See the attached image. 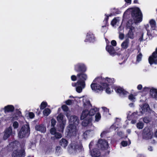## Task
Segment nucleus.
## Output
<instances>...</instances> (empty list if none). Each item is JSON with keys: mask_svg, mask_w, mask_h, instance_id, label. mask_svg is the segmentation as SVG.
<instances>
[{"mask_svg": "<svg viewBox=\"0 0 157 157\" xmlns=\"http://www.w3.org/2000/svg\"><path fill=\"white\" fill-rule=\"evenodd\" d=\"M66 116L69 119V124L67 127L66 130V135L70 137L75 136L77 131V126L79 122L78 117L74 115H72L69 117V115L66 114Z\"/></svg>", "mask_w": 157, "mask_h": 157, "instance_id": "2", "label": "nucleus"}, {"mask_svg": "<svg viewBox=\"0 0 157 157\" xmlns=\"http://www.w3.org/2000/svg\"><path fill=\"white\" fill-rule=\"evenodd\" d=\"M118 33L124 32V27L122 25H121L118 29Z\"/></svg>", "mask_w": 157, "mask_h": 157, "instance_id": "40", "label": "nucleus"}, {"mask_svg": "<svg viewBox=\"0 0 157 157\" xmlns=\"http://www.w3.org/2000/svg\"><path fill=\"white\" fill-rule=\"evenodd\" d=\"M130 14L133 19L134 21L130 20L126 24V29L128 31L127 34L128 37L132 39L136 32V29L134 26L135 24L141 22L143 19L142 14L139 8H133L128 9L124 13L123 17H128Z\"/></svg>", "mask_w": 157, "mask_h": 157, "instance_id": "1", "label": "nucleus"}, {"mask_svg": "<svg viewBox=\"0 0 157 157\" xmlns=\"http://www.w3.org/2000/svg\"><path fill=\"white\" fill-rule=\"evenodd\" d=\"M90 154L92 157H100L101 153L99 149L95 148L90 151Z\"/></svg>", "mask_w": 157, "mask_h": 157, "instance_id": "16", "label": "nucleus"}, {"mask_svg": "<svg viewBox=\"0 0 157 157\" xmlns=\"http://www.w3.org/2000/svg\"><path fill=\"white\" fill-rule=\"evenodd\" d=\"M13 126L14 128H17L18 126V123L17 122H14L13 124Z\"/></svg>", "mask_w": 157, "mask_h": 157, "instance_id": "51", "label": "nucleus"}, {"mask_svg": "<svg viewBox=\"0 0 157 157\" xmlns=\"http://www.w3.org/2000/svg\"><path fill=\"white\" fill-rule=\"evenodd\" d=\"M108 86L105 88L106 89L105 91L106 93L108 94H110L111 92V90L110 88L108 87Z\"/></svg>", "mask_w": 157, "mask_h": 157, "instance_id": "53", "label": "nucleus"}, {"mask_svg": "<svg viewBox=\"0 0 157 157\" xmlns=\"http://www.w3.org/2000/svg\"><path fill=\"white\" fill-rule=\"evenodd\" d=\"M83 102L84 109L81 116V119L83 120L86 118H91V117H90L89 115L88 111V109L91 106L89 100L86 98H84L83 99Z\"/></svg>", "mask_w": 157, "mask_h": 157, "instance_id": "6", "label": "nucleus"}, {"mask_svg": "<svg viewBox=\"0 0 157 157\" xmlns=\"http://www.w3.org/2000/svg\"><path fill=\"white\" fill-rule=\"evenodd\" d=\"M100 79L99 80V81L102 82L104 84H107V87L108 86L113 83L114 81V79L113 78H110L108 77L105 78H103L102 77H99Z\"/></svg>", "mask_w": 157, "mask_h": 157, "instance_id": "14", "label": "nucleus"}, {"mask_svg": "<svg viewBox=\"0 0 157 157\" xmlns=\"http://www.w3.org/2000/svg\"><path fill=\"white\" fill-rule=\"evenodd\" d=\"M61 150L62 148L60 146H58L56 147V152L59 153L61 151Z\"/></svg>", "mask_w": 157, "mask_h": 157, "instance_id": "44", "label": "nucleus"}, {"mask_svg": "<svg viewBox=\"0 0 157 157\" xmlns=\"http://www.w3.org/2000/svg\"><path fill=\"white\" fill-rule=\"evenodd\" d=\"M106 51L111 55H113L115 53L114 48L111 46L107 45L106 47Z\"/></svg>", "mask_w": 157, "mask_h": 157, "instance_id": "25", "label": "nucleus"}, {"mask_svg": "<svg viewBox=\"0 0 157 157\" xmlns=\"http://www.w3.org/2000/svg\"><path fill=\"white\" fill-rule=\"evenodd\" d=\"M78 81L76 83H72L73 86H76V91L79 93H81L83 89L85 87V82L88 78L87 75L84 72H81L77 75Z\"/></svg>", "mask_w": 157, "mask_h": 157, "instance_id": "3", "label": "nucleus"}, {"mask_svg": "<svg viewBox=\"0 0 157 157\" xmlns=\"http://www.w3.org/2000/svg\"><path fill=\"white\" fill-rule=\"evenodd\" d=\"M141 115L140 113L134 112L132 114L131 116V118L133 119H137L138 116Z\"/></svg>", "mask_w": 157, "mask_h": 157, "instance_id": "32", "label": "nucleus"}, {"mask_svg": "<svg viewBox=\"0 0 157 157\" xmlns=\"http://www.w3.org/2000/svg\"><path fill=\"white\" fill-rule=\"evenodd\" d=\"M92 118H86L84 119L82 123V125L83 126H86L92 125Z\"/></svg>", "mask_w": 157, "mask_h": 157, "instance_id": "24", "label": "nucleus"}, {"mask_svg": "<svg viewBox=\"0 0 157 157\" xmlns=\"http://www.w3.org/2000/svg\"><path fill=\"white\" fill-rule=\"evenodd\" d=\"M136 120H134V119L132 120V121H131V123L132 124H134L136 123Z\"/></svg>", "mask_w": 157, "mask_h": 157, "instance_id": "63", "label": "nucleus"}, {"mask_svg": "<svg viewBox=\"0 0 157 157\" xmlns=\"http://www.w3.org/2000/svg\"><path fill=\"white\" fill-rule=\"evenodd\" d=\"M71 78L72 81H75L77 79V76H76L75 75H72L71 77Z\"/></svg>", "mask_w": 157, "mask_h": 157, "instance_id": "49", "label": "nucleus"}, {"mask_svg": "<svg viewBox=\"0 0 157 157\" xmlns=\"http://www.w3.org/2000/svg\"><path fill=\"white\" fill-rule=\"evenodd\" d=\"M101 108L104 112H105V113H109V109L103 107H102Z\"/></svg>", "mask_w": 157, "mask_h": 157, "instance_id": "50", "label": "nucleus"}, {"mask_svg": "<svg viewBox=\"0 0 157 157\" xmlns=\"http://www.w3.org/2000/svg\"><path fill=\"white\" fill-rule=\"evenodd\" d=\"M153 137V132L148 128H145L144 129L143 138L145 140H151Z\"/></svg>", "mask_w": 157, "mask_h": 157, "instance_id": "9", "label": "nucleus"}, {"mask_svg": "<svg viewBox=\"0 0 157 157\" xmlns=\"http://www.w3.org/2000/svg\"><path fill=\"white\" fill-rule=\"evenodd\" d=\"M116 124H117L116 123H115L114 124H113V125L111 126V128H114V129H116V128H114V127H115H115H116V128H118V127L117 126H116Z\"/></svg>", "mask_w": 157, "mask_h": 157, "instance_id": "60", "label": "nucleus"}, {"mask_svg": "<svg viewBox=\"0 0 157 157\" xmlns=\"http://www.w3.org/2000/svg\"><path fill=\"white\" fill-rule=\"evenodd\" d=\"M50 133L53 135H55L56 133V129L54 128H52L50 130Z\"/></svg>", "mask_w": 157, "mask_h": 157, "instance_id": "41", "label": "nucleus"}, {"mask_svg": "<svg viewBox=\"0 0 157 157\" xmlns=\"http://www.w3.org/2000/svg\"><path fill=\"white\" fill-rule=\"evenodd\" d=\"M150 89L148 87H144L143 89V91L144 92H148L150 91Z\"/></svg>", "mask_w": 157, "mask_h": 157, "instance_id": "52", "label": "nucleus"}, {"mask_svg": "<svg viewBox=\"0 0 157 157\" xmlns=\"http://www.w3.org/2000/svg\"><path fill=\"white\" fill-rule=\"evenodd\" d=\"M116 42L115 40H113L111 42V44L114 46H116Z\"/></svg>", "mask_w": 157, "mask_h": 157, "instance_id": "56", "label": "nucleus"}, {"mask_svg": "<svg viewBox=\"0 0 157 157\" xmlns=\"http://www.w3.org/2000/svg\"><path fill=\"white\" fill-rule=\"evenodd\" d=\"M94 144V142L93 141H91L90 144L89 145V147L90 149L91 146H92V145Z\"/></svg>", "mask_w": 157, "mask_h": 157, "instance_id": "61", "label": "nucleus"}, {"mask_svg": "<svg viewBox=\"0 0 157 157\" xmlns=\"http://www.w3.org/2000/svg\"><path fill=\"white\" fill-rule=\"evenodd\" d=\"M144 124L141 122H139L137 124V127L139 129H141L143 128Z\"/></svg>", "mask_w": 157, "mask_h": 157, "instance_id": "39", "label": "nucleus"}, {"mask_svg": "<svg viewBox=\"0 0 157 157\" xmlns=\"http://www.w3.org/2000/svg\"><path fill=\"white\" fill-rule=\"evenodd\" d=\"M35 128L36 130L41 133H44L46 130V127L43 124L36 125Z\"/></svg>", "mask_w": 157, "mask_h": 157, "instance_id": "20", "label": "nucleus"}, {"mask_svg": "<svg viewBox=\"0 0 157 157\" xmlns=\"http://www.w3.org/2000/svg\"><path fill=\"white\" fill-rule=\"evenodd\" d=\"M129 99L132 101H133L135 99L134 96L133 94H130L128 96Z\"/></svg>", "mask_w": 157, "mask_h": 157, "instance_id": "43", "label": "nucleus"}, {"mask_svg": "<svg viewBox=\"0 0 157 157\" xmlns=\"http://www.w3.org/2000/svg\"><path fill=\"white\" fill-rule=\"evenodd\" d=\"M105 18L104 21H105V26H102V28H105V30H102L104 32H105L106 30V25H107V21L108 19L109 18V16L107 15H105Z\"/></svg>", "mask_w": 157, "mask_h": 157, "instance_id": "35", "label": "nucleus"}, {"mask_svg": "<svg viewBox=\"0 0 157 157\" xmlns=\"http://www.w3.org/2000/svg\"><path fill=\"white\" fill-rule=\"evenodd\" d=\"M68 144V142L66 139L63 138L59 141V144L64 148H66Z\"/></svg>", "mask_w": 157, "mask_h": 157, "instance_id": "23", "label": "nucleus"}, {"mask_svg": "<svg viewBox=\"0 0 157 157\" xmlns=\"http://www.w3.org/2000/svg\"><path fill=\"white\" fill-rule=\"evenodd\" d=\"M148 61L151 65L153 64H157V48L155 51L153 52L152 55L149 57Z\"/></svg>", "mask_w": 157, "mask_h": 157, "instance_id": "11", "label": "nucleus"}, {"mask_svg": "<svg viewBox=\"0 0 157 157\" xmlns=\"http://www.w3.org/2000/svg\"><path fill=\"white\" fill-rule=\"evenodd\" d=\"M95 41V37L93 34L90 32H89L87 33L86 38L85 40L86 42H94Z\"/></svg>", "mask_w": 157, "mask_h": 157, "instance_id": "17", "label": "nucleus"}, {"mask_svg": "<svg viewBox=\"0 0 157 157\" xmlns=\"http://www.w3.org/2000/svg\"><path fill=\"white\" fill-rule=\"evenodd\" d=\"M100 78V77L96 78L90 86L92 90L95 92L101 91L107 87V84H104L102 82L99 81Z\"/></svg>", "mask_w": 157, "mask_h": 157, "instance_id": "5", "label": "nucleus"}, {"mask_svg": "<svg viewBox=\"0 0 157 157\" xmlns=\"http://www.w3.org/2000/svg\"><path fill=\"white\" fill-rule=\"evenodd\" d=\"M142 88V86L141 85H139L137 86V88L138 90H140Z\"/></svg>", "mask_w": 157, "mask_h": 157, "instance_id": "57", "label": "nucleus"}, {"mask_svg": "<svg viewBox=\"0 0 157 157\" xmlns=\"http://www.w3.org/2000/svg\"><path fill=\"white\" fill-rule=\"evenodd\" d=\"M96 146L100 148L106 149L108 148V142L105 140L100 139L98 140Z\"/></svg>", "mask_w": 157, "mask_h": 157, "instance_id": "13", "label": "nucleus"}, {"mask_svg": "<svg viewBox=\"0 0 157 157\" xmlns=\"http://www.w3.org/2000/svg\"><path fill=\"white\" fill-rule=\"evenodd\" d=\"M54 135L56 138L57 139L60 138L62 137L61 134L59 132H56Z\"/></svg>", "mask_w": 157, "mask_h": 157, "instance_id": "42", "label": "nucleus"}, {"mask_svg": "<svg viewBox=\"0 0 157 157\" xmlns=\"http://www.w3.org/2000/svg\"><path fill=\"white\" fill-rule=\"evenodd\" d=\"M149 23L152 29L155 30L156 27V22L155 21L152 19L150 21Z\"/></svg>", "mask_w": 157, "mask_h": 157, "instance_id": "33", "label": "nucleus"}, {"mask_svg": "<svg viewBox=\"0 0 157 157\" xmlns=\"http://www.w3.org/2000/svg\"><path fill=\"white\" fill-rule=\"evenodd\" d=\"M150 96L157 100V89L152 88L150 91Z\"/></svg>", "mask_w": 157, "mask_h": 157, "instance_id": "22", "label": "nucleus"}, {"mask_svg": "<svg viewBox=\"0 0 157 157\" xmlns=\"http://www.w3.org/2000/svg\"><path fill=\"white\" fill-rule=\"evenodd\" d=\"M74 69L76 71H81L84 72L86 71L87 68L83 63H78L75 65Z\"/></svg>", "mask_w": 157, "mask_h": 157, "instance_id": "12", "label": "nucleus"}, {"mask_svg": "<svg viewBox=\"0 0 157 157\" xmlns=\"http://www.w3.org/2000/svg\"><path fill=\"white\" fill-rule=\"evenodd\" d=\"M94 134L93 130H88L86 131L83 134V136L85 139L89 138L92 137Z\"/></svg>", "mask_w": 157, "mask_h": 157, "instance_id": "19", "label": "nucleus"}, {"mask_svg": "<svg viewBox=\"0 0 157 157\" xmlns=\"http://www.w3.org/2000/svg\"><path fill=\"white\" fill-rule=\"evenodd\" d=\"M15 133L12 132V128L11 127H9L5 131L3 137L4 140L7 139L10 135L14 134Z\"/></svg>", "mask_w": 157, "mask_h": 157, "instance_id": "15", "label": "nucleus"}, {"mask_svg": "<svg viewBox=\"0 0 157 157\" xmlns=\"http://www.w3.org/2000/svg\"><path fill=\"white\" fill-rule=\"evenodd\" d=\"M72 101L70 100H68L66 101L65 103L67 105H70L72 104Z\"/></svg>", "mask_w": 157, "mask_h": 157, "instance_id": "55", "label": "nucleus"}, {"mask_svg": "<svg viewBox=\"0 0 157 157\" xmlns=\"http://www.w3.org/2000/svg\"><path fill=\"white\" fill-rule=\"evenodd\" d=\"M95 121L98 122V121L101 118V115L100 113H98L96 114L95 116Z\"/></svg>", "mask_w": 157, "mask_h": 157, "instance_id": "37", "label": "nucleus"}, {"mask_svg": "<svg viewBox=\"0 0 157 157\" xmlns=\"http://www.w3.org/2000/svg\"><path fill=\"white\" fill-rule=\"evenodd\" d=\"M157 31L155 30H147V34L149 38H152L153 37H155L156 34L155 33Z\"/></svg>", "mask_w": 157, "mask_h": 157, "instance_id": "27", "label": "nucleus"}, {"mask_svg": "<svg viewBox=\"0 0 157 157\" xmlns=\"http://www.w3.org/2000/svg\"><path fill=\"white\" fill-rule=\"evenodd\" d=\"M129 44V40L128 39H126L124 40L121 44V48L125 49L128 48Z\"/></svg>", "mask_w": 157, "mask_h": 157, "instance_id": "26", "label": "nucleus"}, {"mask_svg": "<svg viewBox=\"0 0 157 157\" xmlns=\"http://www.w3.org/2000/svg\"><path fill=\"white\" fill-rule=\"evenodd\" d=\"M51 113V110L48 108L45 109L43 111V113L44 116H47Z\"/></svg>", "mask_w": 157, "mask_h": 157, "instance_id": "30", "label": "nucleus"}, {"mask_svg": "<svg viewBox=\"0 0 157 157\" xmlns=\"http://www.w3.org/2000/svg\"><path fill=\"white\" fill-rule=\"evenodd\" d=\"M145 123H148L150 121V120L147 117H145L143 119Z\"/></svg>", "mask_w": 157, "mask_h": 157, "instance_id": "54", "label": "nucleus"}, {"mask_svg": "<svg viewBox=\"0 0 157 157\" xmlns=\"http://www.w3.org/2000/svg\"><path fill=\"white\" fill-rule=\"evenodd\" d=\"M116 92L118 93L121 96H124L127 95L128 94V92L122 88L118 87L116 90Z\"/></svg>", "mask_w": 157, "mask_h": 157, "instance_id": "21", "label": "nucleus"}, {"mask_svg": "<svg viewBox=\"0 0 157 157\" xmlns=\"http://www.w3.org/2000/svg\"><path fill=\"white\" fill-rule=\"evenodd\" d=\"M57 120L60 123L59 131L60 132H63L66 123V120L63 118V115L60 114L57 117Z\"/></svg>", "mask_w": 157, "mask_h": 157, "instance_id": "8", "label": "nucleus"}, {"mask_svg": "<svg viewBox=\"0 0 157 157\" xmlns=\"http://www.w3.org/2000/svg\"><path fill=\"white\" fill-rule=\"evenodd\" d=\"M68 151L70 152L75 153L80 152L82 150V146L81 145H76L74 144H71L68 148Z\"/></svg>", "mask_w": 157, "mask_h": 157, "instance_id": "10", "label": "nucleus"}, {"mask_svg": "<svg viewBox=\"0 0 157 157\" xmlns=\"http://www.w3.org/2000/svg\"><path fill=\"white\" fill-rule=\"evenodd\" d=\"M148 150L150 151H152L153 150L152 147L151 146H149L148 147Z\"/></svg>", "mask_w": 157, "mask_h": 157, "instance_id": "59", "label": "nucleus"}, {"mask_svg": "<svg viewBox=\"0 0 157 157\" xmlns=\"http://www.w3.org/2000/svg\"><path fill=\"white\" fill-rule=\"evenodd\" d=\"M119 39L121 40L123 39L124 37V33H119Z\"/></svg>", "mask_w": 157, "mask_h": 157, "instance_id": "45", "label": "nucleus"}, {"mask_svg": "<svg viewBox=\"0 0 157 157\" xmlns=\"http://www.w3.org/2000/svg\"><path fill=\"white\" fill-rule=\"evenodd\" d=\"M129 105L131 107H133L134 106L133 103H130L129 104Z\"/></svg>", "mask_w": 157, "mask_h": 157, "instance_id": "64", "label": "nucleus"}, {"mask_svg": "<svg viewBox=\"0 0 157 157\" xmlns=\"http://www.w3.org/2000/svg\"><path fill=\"white\" fill-rule=\"evenodd\" d=\"M128 144L127 141H122L121 142V145L123 147H125L128 145Z\"/></svg>", "mask_w": 157, "mask_h": 157, "instance_id": "48", "label": "nucleus"}, {"mask_svg": "<svg viewBox=\"0 0 157 157\" xmlns=\"http://www.w3.org/2000/svg\"><path fill=\"white\" fill-rule=\"evenodd\" d=\"M30 133V128L28 124L23 125L18 133V136L20 138L28 137Z\"/></svg>", "mask_w": 157, "mask_h": 157, "instance_id": "7", "label": "nucleus"}, {"mask_svg": "<svg viewBox=\"0 0 157 157\" xmlns=\"http://www.w3.org/2000/svg\"><path fill=\"white\" fill-rule=\"evenodd\" d=\"M98 111V110L97 108H93L90 109V111H89L90 117L94 115Z\"/></svg>", "mask_w": 157, "mask_h": 157, "instance_id": "31", "label": "nucleus"}, {"mask_svg": "<svg viewBox=\"0 0 157 157\" xmlns=\"http://www.w3.org/2000/svg\"><path fill=\"white\" fill-rule=\"evenodd\" d=\"M120 20L119 17L115 18L112 20L111 24L113 26H114L116 25L119 22Z\"/></svg>", "mask_w": 157, "mask_h": 157, "instance_id": "29", "label": "nucleus"}, {"mask_svg": "<svg viewBox=\"0 0 157 157\" xmlns=\"http://www.w3.org/2000/svg\"><path fill=\"white\" fill-rule=\"evenodd\" d=\"M132 0H125V2L129 4H130Z\"/></svg>", "mask_w": 157, "mask_h": 157, "instance_id": "62", "label": "nucleus"}, {"mask_svg": "<svg viewBox=\"0 0 157 157\" xmlns=\"http://www.w3.org/2000/svg\"><path fill=\"white\" fill-rule=\"evenodd\" d=\"M56 121L55 119H52L51 120V126H54L56 124Z\"/></svg>", "mask_w": 157, "mask_h": 157, "instance_id": "47", "label": "nucleus"}, {"mask_svg": "<svg viewBox=\"0 0 157 157\" xmlns=\"http://www.w3.org/2000/svg\"><path fill=\"white\" fill-rule=\"evenodd\" d=\"M14 108L13 106L12 105H8L5 107L4 108V112H12L14 110Z\"/></svg>", "mask_w": 157, "mask_h": 157, "instance_id": "28", "label": "nucleus"}, {"mask_svg": "<svg viewBox=\"0 0 157 157\" xmlns=\"http://www.w3.org/2000/svg\"><path fill=\"white\" fill-rule=\"evenodd\" d=\"M48 105V104L47 102L45 101H43L41 104L40 108V109H44Z\"/></svg>", "mask_w": 157, "mask_h": 157, "instance_id": "34", "label": "nucleus"}, {"mask_svg": "<svg viewBox=\"0 0 157 157\" xmlns=\"http://www.w3.org/2000/svg\"><path fill=\"white\" fill-rule=\"evenodd\" d=\"M142 57V54L141 53H140L137 56L136 63H138L141 61Z\"/></svg>", "mask_w": 157, "mask_h": 157, "instance_id": "36", "label": "nucleus"}, {"mask_svg": "<svg viewBox=\"0 0 157 157\" xmlns=\"http://www.w3.org/2000/svg\"><path fill=\"white\" fill-rule=\"evenodd\" d=\"M28 115L29 118L32 119L35 116L34 113L33 112H29V113Z\"/></svg>", "mask_w": 157, "mask_h": 157, "instance_id": "46", "label": "nucleus"}, {"mask_svg": "<svg viewBox=\"0 0 157 157\" xmlns=\"http://www.w3.org/2000/svg\"><path fill=\"white\" fill-rule=\"evenodd\" d=\"M9 146L13 149V151L12 154V157H24L25 152L24 148V145L22 146L19 145V142L15 141L9 144Z\"/></svg>", "mask_w": 157, "mask_h": 157, "instance_id": "4", "label": "nucleus"}, {"mask_svg": "<svg viewBox=\"0 0 157 157\" xmlns=\"http://www.w3.org/2000/svg\"><path fill=\"white\" fill-rule=\"evenodd\" d=\"M62 108L64 111L66 112V114L67 113L68 115V109L67 106L66 105H63L62 106Z\"/></svg>", "mask_w": 157, "mask_h": 157, "instance_id": "38", "label": "nucleus"}, {"mask_svg": "<svg viewBox=\"0 0 157 157\" xmlns=\"http://www.w3.org/2000/svg\"><path fill=\"white\" fill-rule=\"evenodd\" d=\"M107 133V132L106 131H103V132L101 134V137H103L104 135L105 134Z\"/></svg>", "mask_w": 157, "mask_h": 157, "instance_id": "58", "label": "nucleus"}, {"mask_svg": "<svg viewBox=\"0 0 157 157\" xmlns=\"http://www.w3.org/2000/svg\"><path fill=\"white\" fill-rule=\"evenodd\" d=\"M150 110V108L149 105L147 104H145L141 107L140 109V113L141 115L145 113L146 112H148Z\"/></svg>", "mask_w": 157, "mask_h": 157, "instance_id": "18", "label": "nucleus"}]
</instances>
